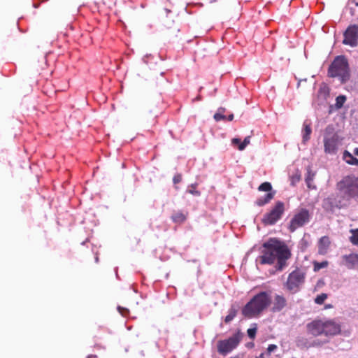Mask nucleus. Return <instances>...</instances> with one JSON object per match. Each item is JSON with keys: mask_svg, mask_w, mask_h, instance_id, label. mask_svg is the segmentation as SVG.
<instances>
[{"mask_svg": "<svg viewBox=\"0 0 358 358\" xmlns=\"http://www.w3.org/2000/svg\"><path fill=\"white\" fill-rule=\"evenodd\" d=\"M327 262H315L314 264V270L315 271H319L321 268H325L327 266Z\"/></svg>", "mask_w": 358, "mask_h": 358, "instance_id": "nucleus-27", "label": "nucleus"}, {"mask_svg": "<svg viewBox=\"0 0 358 358\" xmlns=\"http://www.w3.org/2000/svg\"><path fill=\"white\" fill-rule=\"evenodd\" d=\"M343 158L346 162V163L355 166L358 165V159L354 157L353 155L347 150L343 152Z\"/></svg>", "mask_w": 358, "mask_h": 358, "instance_id": "nucleus-19", "label": "nucleus"}, {"mask_svg": "<svg viewBox=\"0 0 358 358\" xmlns=\"http://www.w3.org/2000/svg\"><path fill=\"white\" fill-rule=\"evenodd\" d=\"M320 244L324 245V246H328L329 245V238L327 236L321 238V239L320 240Z\"/></svg>", "mask_w": 358, "mask_h": 358, "instance_id": "nucleus-29", "label": "nucleus"}, {"mask_svg": "<svg viewBox=\"0 0 358 358\" xmlns=\"http://www.w3.org/2000/svg\"><path fill=\"white\" fill-rule=\"evenodd\" d=\"M250 143V136H246L242 141L238 138H233L231 139V145L234 147H236L238 150H243Z\"/></svg>", "mask_w": 358, "mask_h": 358, "instance_id": "nucleus-13", "label": "nucleus"}, {"mask_svg": "<svg viewBox=\"0 0 358 358\" xmlns=\"http://www.w3.org/2000/svg\"><path fill=\"white\" fill-rule=\"evenodd\" d=\"M88 358H98L96 355H90L88 356Z\"/></svg>", "mask_w": 358, "mask_h": 358, "instance_id": "nucleus-35", "label": "nucleus"}, {"mask_svg": "<svg viewBox=\"0 0 358 358\" xmlns=\"http://www.w3.org/2000/svg\"><path fill=\"white\" fill-rule=\"evenodd\" d=\"M310 214L306 208H301L295 211L292 218L290 220L289 230L294 232L299 227L304 226L309 222Z\"/></svg>", "mask_w": 358, "mask_h": 358, "instance_id": "nucleus-6", "label": "nucleus"}, {"mask_svg": "<svg viewBox=\"0 0 358 358\" xmlns=\"http://www.w3.org/2000/svg\"><path fill=\"white\" fill-rule=\"evenodd\" d=\"M233 119H234V115L231 114L228 117H227V120H226L232 121Z\"/></svg>", "mask_w": 358, "mask_h": 358, "instance_id": "nucleus-33", "label": "nucleus"}, {"mask_svg": "<svg viewBox=\"0 0 358 358\" xmlns=\"http://www.w3.org/2000/svg\"><path fill=\"white\" fill-rule=\"evenodd\" d=\"M277 349V346L275 345H269L268 348H267V351L270 354L271 352H273V351H275V350Z\"/></svg>", "mask_w": 358, "mask_h": 358, "instance_id": "nucleus-32", "label": "nucleus"}, {"mask_svg": "<svg viewBox=\"0 0 358 358\" xmlns=\"http://www.w3.org/2000/svg\"><path fill=\"white\" fill-rule=\"evenodd\" d=\"M354 154L357 156H358V148H355L354 150Z\"/></svg>", "mask_w": 358, "mask_h": 358, "instance_id": "nucleus-34", "label": "nucleus"}, {"mask_svg": "<svg viewBox=\"0 0 358 358\" xmlns=\"http://www.w3.org/2000/svg\"><path fill=\"white\" fill-rule=\"evenodd\" d=\"M186 218L187 215L182 211H177L174 213L171 216L173 222L177 224L183 223L186 220Z\"/></svg>", "mask_w": 358, "mask_h": 358, "instance_id": "nucleus-18", "label": "nucleus"}, {"mask_svg": "<svg viewBox=\"0 0 358 358\" xmlns=\"http://www.w3.org/2000/svg\"><path fill=\"white\" fill-rule=\"evenodd\" d=\"M324 320H316L307 324V331L314 336L324 334Z\"/></svg>", "mask_w": 358, "mask_h": 358, "instance_id": "nucleus-11", "label": "nucleus"}, {"mask_svg": "<svg viewBox=\"0 0 358 358\" xmlns=\"http://www.w3.org/2000/svg\"><path fill=\"white\" fill-rule=\"evenodd\" d=\"M271 303V292H260L255 294L243 308V315L248 318L256 317Z\"/></svg>", "mask_w": 358, "mask_h": 358, "instance_id": "nucleus-2", "label": "nucleus"}, {"mask_svg": "<svg viewBox=\"0 0 358 358\" xmlns=\"http://www.w3.org/2000/svg\"><path fill=\"white\" fill-rule=\"evenodd\" d=\"M243 338V334L238 331L231 337L217 342V352L222 355H227L235 350Z\"/></svg>", "mask_w": 358, "mask_h": 358, "instance_id": "nucleus-5", "label": "nucleus"}, {"mask_svg": "<svg viewBox=\"0 0 358 358\" xmlns=\"http://www.w3.org/2000/svg\"><path fill=\"white\" fill-rule=\"evenodd\" d=\"M284 212V203L282 201H277L271 210L264 215L262 222L265 225H273L282 217Z\"/></svg>", "mask_w": 358, "mask_h": 358, "instance_id": "nucleus-7", "label": "nucleus"}, {"mask_svg": "<svg viewBox=\"0 0 358 358\" xmlns=\"http://www.w3.org/2000/svg\"><path fill=\"white\" fill-rule=\"evenodd\" d=\"M330 77H339L342 83L349 78V68L347 59L343 56L336 57L328 71Z\"/></svg>", "mask_w": 358, "mask_h": 358, "instance_id": "nucleus-3", "label": "nucleus"}, {"mask_svg": "<svg viewBox=\"0 0 358 358\" xmlns=\"http://www.w3.org/2000/svg\"><path fill=\"white\" fill-rule=\"evenodd\" d=\"M350 232L352 234L350 238V242L355 245H358V229H351Z\"/></svg>", "mask_w": 358, "mask_h": 358, "instance_id": "nucleus-21", "label": "nucleus"}, {"mask_svg": "<svg viewBox=\"0 0 358 358\" xmlns=\"http://www.w3.org/2000/svg\"><path fill=\"white\" fill-rule=\"evenodd\" d=\"M236 313L237 310L234 308H231L229 310L228 315L224 318V322L226 323H229L230 322H231L236 317Z\"/></svg>", "mask_w": 358, "mask_h": 358, "instance_id": "nucleus-20", "label": "nucleus"}, {"mask_svg": "<svg viewBox=\"0 0 358 358\" xmlns=\"http://www.w3.org/2000/svg\"><path fill=\"white\" fill-rule=\"evenodd\" d=\"M263 248L262 255L259 257L261 264H275V268L280 271L286 266L291 253L284 242L270 238L263 244Z\"/></svg>", "mask_w": 358, "mask_h": 358, "instance_id": "nucleus-1", "label": "nucleus"}, {"mask_svg": "<svg viewBox=\"0 0 358 358\" xmlns=\"http://www.w3.org/2000/svg\"><path fill=\"white\" fill-rule=\"evenodd\" d=\"M305 275L303 272L296 269L289 273L286 287L292 293L297 292L304 282Z\"/></svg>", "mask_w": 358, "mask_h": 358, "instance_id": "nucleus-8", "label": "nucleus"}, {"mask_svg": "<svg viewBox=\"0 0 358 358\" xmlns=\"http://www.w3.org/2000/svg\"><path fill=\"white\" fill-rule=\"evenodd\" d=\"M253 325V327H251L248 329V335L251 339H254L255 338L257 330V325L255 324H254Z\"/></svg>", "mask_w": 358, "mask_h": 358, "instance_id": "nucleus-24", "label": "nucleus"}, {"mask_svg": "<svg viewBox=\"0 0 358 358\" xmlns=\"http://www.w3.org/2000/svg\"><path fill=\"white\" fill-rule=\"evenodd\" d=\"M286 306V300L282 296L276 295L273 301V310H281Z\"/></svg>", "mask_w": 358, "mask_h": 358, "instance_id": "nucleus-16", "label": "nucleus"}, {"mask_svg": "<svg viewBox=\"0 0 358 358\" xmlns=\"http://www.w3.org/2000/svg\"><path fill=\"white\" fill-rule=\"evenodd\" d=\"M187 192L194 196H199L200 192L197 190V185L196 184H192L190 185Z\"/></svg>", "mask_w": 358, "mask_h": 358, "instance_id": "nucleus-23", "label": "nucleus"}, {"mask_svg": "<svg viewBox=\"0 0 358 358\" xmlns=\"http://www.w3.org/2000/svg\"><path fill=\"white\" fill-rule=\"evenodd\" d=\"M345 264L349 268H352L358 266V255L350 254L344 257Z\"/></svg>", "mask_w": 358, "mask_h": 358, "instance_id": "nucleus-15", "label": "nucleus"}, {"mask_svg": "<svg viewBox=\"0 0 358 358\" xmlns=\"http://www.w3.org/2000/svg\"><path fill=\"white\" fill-rule=\"evenodd\" d=\"M231 358H237V357H231Z\"/></svg>", "mask_w": 358, "mask_h": 358, "instance_id": "nucleus-36", "label": "nucleus"}, {"mask_svg": "<svg viewBox=\"0 0 358 358\" xmlns=\"http://www.w3.org/2000/svg\"><path fill=\"white\" fill-rule=\"evenodd\" d=\"M339 191L348 198L358 197V177L348 176L337 184Z\"/></svg>", "mask_w": 358, "mask_h": 358, "instance_id": "nucleus-4", "label": "nucleus"}, {"mask_svg": "<svg viewBox=\"0 0 358 358\" xmlns=\"http://www.w3.org/2000/svg\"><path fill=\"white\" fill-rule=\"evenodd\" d=\"M48 0H33V6L36 8H38L41 3L46 2Z\"/></svg>", "mask_w": 358, "mask_h": 358, "instance_id": "nucleus-30", "label": "nucleus"}, {"mask_svg": "<svg viewBox=\"0 0 358 358\" xmlns=\"http://www.w3.org/2000/svg\"><path fill=\"white\" fill-rule=\"evenodd\" d=\"M312 133L311 122L309 120H306L303 124L302 129V138L303 142L306 143L309 139Z\"/></svg>", "mask_w": 358, "mask_h": 358, "instance_id": "nucleus-14", "label": "nucleus"}, {"mask_svg": "<svg viewBox=\"0 0 358 358\" xmlns=\"http://www.w3.org/2000/svg\"><path fill=\"white\" fill-rule=\"evenodd\" d=\"M181 180H182V176L180 174L176 175L173 178V181L174 184H178V183L180 182Z\"/></svg>", "mask_w": 358, "mask_h": 358, "instance_id": "nucleus-31", "label": "nucleus"}, {"mask_svg": "<svg viewBox=\"0 0 358 358\" xmlns=\"http://www.w3.org/2000/svg\"><path fill=\"white\" fill-rule=\"evenodd\" d=\"M274 192H268L264 196H261L257 199L255 204L258 206H263L265 204L270 202V201L274 197Z\"/></svg>", "mask_w": 358, "mask_h": 358, "instance_id": "nucleus-17", "label": "nucleus"}, {"mask_svg": "<svg viewBox=\"0 0 358 358\" xmlns=\"http://www.w3.org/2000/svg\"><path fill=\"white\" fill-rule=\"evenodd\" d=\"M340 143L338 135L334 132L329 127L326 129V134L324 138V151L327 153L334 154L336 152L338 145Z\"/></svg>", "mask_w": 358, "mask_h": 358, "instance_id": "nucleus-9", "label": "nucleus"}, {"mask_svg": "<svg viewBox=\"0 0 358 358\" xmlns=\"http://www.w3.org/2000/svg\"><path fill=\"white\" fill-rule=\"evenodd\" d=\"M327 295L326 294H321L320 295H318L315 299V301L317 304H322L324 301L327 299Z\"/></svg>", "mask_w": 358, "mask_h": 358, "instance_id": "nucleus-26", "label": "nucleus"}, {"mask_svg": "<svg viewBox=\"0 0 358 358\" xmlns=\"http://www.w3.org/2000/svg\"><path fill=\"white\" fill-rule=\"evenodd\" d=\"M346 98L345 96H338L336 99V105L338 108H341L344 104Z\"/></svg>", "mask_w": 358, "mask_h": 358, "instance_id": "nucleus-25", "label": "nucleus"}, {"mask_svg": "<svg viewBox=\"0 0 358 358\" xmlns=\"http://www.w3.org/2000/svg\"><path fill=\"white\" fill-rule=\"evenodd\" d=\"M271 189H272V186H271V183L268 182H264L262 183L258 187L259 191L268 192V193L271 192Z\"/></svg>", "mask_w": 358, "mask_h": 358, "instance_id": "nucleus-22", "label": "nucleus"}, {"mask_svg": "<svg viewBox=\"0 0 358 358\" xmlns=\"http://www.w3.org/2000/svg\"><path fill=\"white\" fill-rule=\"evenodd\" d=\"M358 39V26L351 25L348 27L344 33L343 43L355 46Z\"/></svg>", "mask_w": 358, "mask_h": 358, "instance_id": "nucleus-10", "label": "nucleus"}, {"mask_svg": "<svg viewBox=\"0 0 358 358\" xmlns=\"http://www.w3.org/2000/svg\"><path fill=\"white\" fill-rule=\"evenodd\" d=\"M324 325V334L326 336L335 335L341 331V327L334 320H325Z\"/></svg>", "mask_w": 358, "mask_h": 358, "instance_id": "nucleus-12", "label": "nucleus"}, {"mask_svg": "<svg viewBox=\"0 0 358 358\" xmlns=\"http://www.w3.org/2000/svg\"><path fill=\"white\" fill-rule=\"evenodd\" d=\"M214 119L215 121L217 122H219V121H221V120H227V117L220 113H216L215 115H214Z\"/></svg>", "mask_w": 358, "mask_h": 358, "instance_id": "nucleus-28", "label": "nucleus"}]
</instances>
